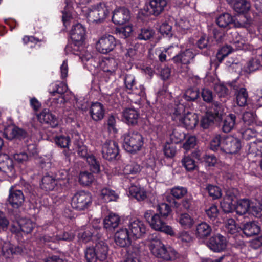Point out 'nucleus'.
I'll return each mask as SVG.
<instances>
[{"label": "nucleus", "instance_id": "69168bd1", "mask_svg": "<svg viewBox=\"0 0 262 262\" xmlns=\"http://www.w3.org/2000/svg\"><path fill=\"white\" fill-rule=\"evenodd\" d=\"M233 202V201L224 199L223 201L221 202V207L225 212H231L235 209V206Z\"/></svg>", "mask_w": 262, "mask_h": 262}, {"label": "nucleus", "instance_id": "473e14b6", "mask_svg": "<svg viewBox=\"0 0 262 262\" xmlns=\"http://www.w3.org/2000/svg\"><path fill=\"white\" fill-rule=\"evenodd\" d=\"M119 222V216L115 213H111L104 220V226L106 229L115 228L118 226Z\"/></svg>", "mask_w": 262, "mask_h": 262}, {"label": "nucleus", "instance_id": "1a4fd4ad", "mask_svg": "<svg viewBox=\"0 0 262 262\" xmlns=\"http://www.w3.org/2000/svg\"><path fill=\"white\" fill-rule=\"evenodd\" d=\"M165 217L156 213L152 216V219L150 221V226L155 230L162 232L170 236H174L175 232L172 228L168 225L164 221Z\"/></svg>", "mask_w": 262, "mask_h": 262}, {"label": "nucleus", "instance_id": "a878e982", "mask_svg": "<svg viewBox=\"0 0 262 262\" xmlns=\"http://www.w3.org/2000/svg\"><path fill=\"white\" fill-rule=\"evenodd\" d=\"M123 116L128 124L134 125L138 122L139 113L134 108H126L123 112Z\"/></svg>", "mask_w": 262, "mask_h": 262}, {"label": "nucleus", "instance_id": "f704fd0d", "mask_svg": "<svg viewBox=\"0 0 262 262\" xmlns=\"http://www.w3.org/2000/svg\"><path fill=\"white\" fill-rule=\"evenodd\" d=\"M129 193L138 201L144 200L147 197L146 192L144 189L135 185H132L129 188Z\"/></svg>", "mask_w": 262, "mask_h": 262}, {"label": "nucleus", "instance_id": "bb28decb", "mask_svg": "<svg viewBox=\"0 0 262 262\" xmlns=\"http://www.w3.org/2000/svg\"><path fill=\"white\" fill-rule=\"evenodd\" d=\"M177 221L184 229L191 228L195 223L194 219L187 213L180 214Z\"/></svg>", "mask_w": 262, "mask_h": 262}, {"label": "nucleus", "instance_id": "7ed1b4c3", "mask_svg": "<svg viewBox=\"0 0 262 262\" xmlns=\"http://www.w3.org/2000/svg\"><path fill=\"white\" fill-rule=\"evenodd\" d=\"M184 110V107L183 104L178 105L172 113V118L174 121L183 125L187 129H193L198 122L197 116L191 113L182 115Z\"/></svg>", "mask_w": 262, "mask_h": 262}, {"label": "nucleus", "instance_id": "8fccbe9b", "mask_svg": "<svg viewBox=\"0 0 262 262\" xmlns=\"http://www.w3.org/2000/svg\"><path fill=\"white\" fill-rule=\"evenodd\" d=\"M170 138L172 142L177 144L181 142L185 138V135L179 128H176L170 134Z\"/></svg>", "mask_w": 262, "mask_h": 262}, {"label": "nucleus", "instance_id": "6ab92c4d", "mask_svg": "<svg viewBox=\"0 0 262 262\" xmlns=\"http://www.w3.org/2000/svg\"><path fill=\"white\" fill-rule=\"evenodd\" d=\"M83 11L85 12L84 15H87V16H96V15L106 16L108 15L109 13L104 4L101 3L97 6L93 7L92 8L85 7Z\"/></svg>", "mask_w": 262, "mask_h": 262}, {"label": "nucleus", "instance_id": "423d86ee", "mask_svg": "<svg viewBox=\"0 0 262 262\" xmlns=\"http://www.w3.org/2000/svg\"><path fill=\"white\" fill-rule=\"evenodd\" d=\"M92 203L91 196L90 193L83 191L75 193L72 197L71 205L77 210H83L88 208Z\"/></svg>", "mask_w": 262, "mask_h": 262}, {"label": "nucleus", "instance_id": "6e6552de", "mask_svg": "<svg viewBox=\"0 0 262 262\" xmlns=\"http://www.w3.org/2000/svg\"><path fill=\"white\" fill-rule=\"evenodd\" d=\"M242 147L240 140L232 136H224L221 144V150L229 154H235Z\"/></svg>", "mask_w": 262, "mask_h": 262}, {"label": "nucleus", "instance_id": "e2e57ef3", "mask_svg": "<svg viewBox=\"0 0 262 262\" xmlns=\"http://www.w3.org/2000/svg\"><path fill=\"white\" fill-rule=\"evenodd\" d=\"M238 195L239 191L237 189L233 188H229L226 190V195L224 199L234 202L235 201Z\"/></svg>", "mask_w": 262, "mask_h": 262}, {"label": "nucleus", "instance_id": "cd10ccee", "mask_svg": "<svg viewBox=\"0 0 262 262\" xmlns=\"http://www.w3.org/2000/svg\"><path fill=\"white\" fill-rule=\"evenodd\" d=\"M212 232L211 226L205 222L199 224L196 228L195 234L200 238H204L209 236Z\"/></svg>", "mask_w": 262, "mask_h": 262}, {"label": "nucleus", "instance_id": "338daca9", "mask_svg": "<svg viewBox=\"0 0 262 262\" xmlns=\"http://www.w3.org/2000/svg\"><path fill=\"white\" fill-rule=\"evenodd\" d=\"M177 237L182 242L186 244L190 243L193 239V237L191 233L186 231H182L180 232L178 234Z\"/></svg>", "mask_w": 262, "mask_h": 262}, {"label": "nucleus", "instance_id": "052dcab7", "mask_svg": "<svg viewBox=\"0 0 262 262\" xmlns=\"http://www.w3.org/2000/svg\"><path fill=\"white\" fill-rule=\"evenodd\" d=\"M214 119L215 116L210 113H207L201 120V126L204 129L207 128L213 123Z\"/></svg>", "mask_w": 262, "mask_h": 262}, {"label": "nucleus", "instance_id": "3c124183", "mask_svg": "<svg viewBox=\"0 0 262 262\" xmlns=\"http://www.w3.org/2000/svg\"><path fill=\"white\" fill-rule=\"evenodd\" d=\"M132 25L128 22L123 25L120 28L118 29V32L119 34V35L123 38H126L132 34L133 31Z\"/></svg>", "mask_w": 262, "mask_h": 262}, {"label": "nucleus", "instance_id": "5fc2aeb1", "mask_svg": "<svg viewBox=\"0 0 262 262\" xmlns=\"http://www.w3.org/2000/svg\"><path fill=\"white\" fill-rule=\"evenodd\" d=\"M157 211L159 215L163 217L166 218L171 212V208L170 206L165 203H162L159 204L157 206Z\"/></svg>", "mask_w": 262, "mask_h": 262}, {"label": "nucleus", "instance_id": "37998d69", "mask_svg": "<svg viewBox=\"0 0 262 262\" xmlns=\"http://www.w3.org/2000/svg\"><path fill=\"white\" fill-rule=\"evenodd\" d=\"M249 152L256 156L262 155V140H256L249 144Z\"/></svg>", "mask_w": 262, "mask_h": 262}, {"label": "nucleus", "instance_id": "864d4df0", "mask_svg": "<svg viewBox=\"0 0 262 262\" xmlns=\"http://www.w3.org/2000/svg\"><path fill=\"white\" fill-rule=\"evenodd\" d=\"M199 95V93L196 88H189L186 91L184 98L187 101H194L198 98Z\"/></svg>", "mask_w": 262, "mask_h": 262}, {"label": "nucleus", "instance_id": "393cba45", "mask_svg": "<svg viewBox=\"0 0 262 262\" xmlns=\"http://www.w3.org/2000/svg\"><path fill=\"white\" fill-rule=\"evenodd\" d=\"M38 119L41 123L49 124L51 127H54L58 124L56 117L49 110H43L38 115Z\"/></svg>", "mask_w": 262, "mask_h": 262}, {"label": "nucleus", "instance_id": "de8ad7c7", "mask_svg": "<svg viewBox=\"0 0 262 262\" xmlns=\"http://www.w3.org/2000/svg\"><path fill=\"white\" fill-rule=\"evenodd\" d=\"M21 230L26 233H30L35 224L29 219H22L19 222Z\"/></svg>", "mask_w": 262, "mask_h": 262}, {"label": "nucleus", "instance_id": "4468645a", "mask_svg": "<svg viewBox=\"0 0 262 262\" xmlns=\"http://www.w3.org/2000/svg\"><path fill=\"white\" fill-rule=\"evenodd\" d=\"M130 234L126 228H120L115 233V243L122 247H125L131 244Z\"/></svg>", "mask_w": 262, "mask_h": 262}, {"label": "nucleus", "instance_id": "c756f323", "mask_svg": "<svg viewBox=\"0 0 262 262\" xmlns=\"http://www.w3.org/2000/svg\"><path fill=\"white\" fill-rule=\"evenodd\" d=\"M95 251L99 258L100 261L106 259L108 251V247L107 244L103 241H100L96 244Z\"/></svg>", "mask_w": 262, "mask_h": 262}, {"label": "nucleus", "instance_id": "f8f14e48", "mask_svg": "<svg viewBox=\"0 0 262 262\" xmlns=\"http://www.w3.org/2000/svg\"><path fill=\"white\" fill-rule=\"evenodd\" d=\"M116 46L115 38L112 35L102 37L96 43V49L102 54H107L112 51Z\"/></svg>", "mask_w": 262, "mask_h": 262}, {"label": "nucleus", "instance_id": "a211bd4d", "mask_svg": "<svg viewBox=\"0 0 262 262\" xmlns=\"http://www.w3.org/2000/svg\"><path fill=\"white\" fill-rule=\"evenodd\" d=\"M195 55L191 49H186L185 51L175 55L172 60L175 63L189 64L194 59Z\"/></svg>", "mask_w": 262, "mask_h": 262}, {"label": "nucleus", "instance_id": "774afa93", "mask_svg": "<svg viewBox=\"0 0 262 262\" xmlns=\"http://www.w3.org/2000/svg\"><path fill=\"white\" fill-rule=\"evenodd\" d=\"M256 115L252 112H246L243 115V120L248 125H251L255 120Z\"/></svg>", "mask_w": 262, "mask_h": 262}, {"label": "nucleus", "instance_id": "f257e3e1", "mask_svg": "<svg viewBox=\"0 0 262 262\" xmlns=\"http://www.w3.org/2000/svg\"><path fill=\"white\" fill-rule=\"evenodd\" d=\"M149 250L156 257L163 260H172L177 257V252L171 247H166L162 241L152 235L149 238Z\"/></svg>", "mask_w": 262, "mask_h": 262}, {"label": "nucleus", "instance_id": "13d9d810", "mask_svg": "<svg viewBox=\"0 0 262 262\" xmlns=\"http://www.w3.org/2000/svg\"><path fill=\"white\" fill-rule=\"evenodd\" d=\"M213 106L214 112L211 114L215 116V118H217L219 119H221L222 116L225 114V107L218 102L214 103Z\"/></svg>", "mask_w": 262, "mask_h": 262}, {"label": "nucleus", "instance_id": "4c0bfd02", "mask_svg": "<svg viewBox=\"0 0 262 262\" xmlns=\"http://www.w3.org/2000/svg\"><path fill=\"white\" fill-rule=\"evenodd\" d=\"M141 170L140 166L134 162H130L126 164L123 169V173L125 175L136 174Z\"/></svg>", "mask_w": 262, "mask_h": 262}, {"label": "nucleus", "instance_id": "49530a36", "mask_svg": "<svg viewBox=\"0 0 262 262\" xmlns=\"http://www.w3.org/2000/svg\"><path fill=\"white\" fill-rule=\"evenodd\" d=\"M85 258L86 262H100L93 247H88L85 250Z\"/></svg>", "mask_w": 262, "mask_h": 262}, {"label": "nucleus", "instance_id": "a18cd8bd", "mask_svg": "<svg viewBox=\"0 0 262 262\" xmlns=\"http://www.w3.org/2000/svg\"><path fill=\"white\" fill-rule=\"evenodd\" d=\"M248 94L245 88H241L236 95V102L240 106H244L247 103Z\"/></svg>", "mask_w": 262, "mask_h": 262}, {"label": "nucleus", "instance_id": "412c9836", "mask_svg": "<svg viewBox=\"0 0 262 262\" xmlns=\"http://www.w3.org/2000/svg\"><path fill=\"white\" fill-rule=\"evenodd\" d=\"M217 25L222 28L241 27L245 26L243 22L236 20V17H216Z\"/></svg>", "mask_w": 262, "mask_h": 262}, {"label": "nucleus", "instance_id": "4d7b16f0", "mask_svg": "<svg viewBox=\"0 0 262 262\" xmlns=\"http://www.w3.org/2000/svg\"><path fill=\"white\" fill-rule=\"evenodd\" d=\"M183 165L188 171H191L194 169L196 167L195 163L189 156H185L182 160Z\"/></svg>", "mask_w": 262, "mask_h": 262}, {"label": "nucleus", "instance_id": "f03ea898", "mask_svg": "<svg viewBox=\"0 0 262 262\" xmlns=\"http://www.w3.org/2000/svg\"><path fill=\"white\" fill-rule=\"evenodd\" d=\"M70 34L75 46L74 49L79 52V53L74 54L79 55L83 61L89 60L92 56L85 52L83 46L85 34L84 28L81 24H76L73 26Z\"/></svg>", "mask_w": 262, "mask_h": 262}, {"label": "nucleus", "instance_id": "e433bc0d", "mask_svg": "<svg viewBox=\"0 0 262 262\" xmlns=\"http://www.w3.org/2000/svg\"><path fill=\"white\" fill-rule=\"evenodd\" d=\"M251 204L247 199H242L239 200L235 209L237 214L242 215L245 214L248 210L250 211Z\"/></svg>", "mask_w": 262, "mask_h": 262}, {"label": "nucleus", "instance_id": "c9c22d12", "mask_svg": "<svg viewBox=\"0 0 262 262\" xmlns=\"http://www.w3.org/2000/svg\"><path fill=\"white\" fill-rule=\"evenodd\" d=\"M243 231L246 236H251L259 233L260 227L254 222H249L244 225Z\"/></svg>", "mask_w": 262, "mask_h": 262}, {"label": "nucleus", "instance_id": "f3484780", "mask_svg": "<svg viewBox=\"0 0 262 262\" xmlns=\"http://www.w3.org/2000/svg\"><path fill=\"white\" fill-rule=\"evenodd\" d=\"M4 135L8 139L12 140L14 138H25L27 136V133L24 129L12 125L5 128Z\"/></svg>", "mask_w": 262, "mask_h": 262}, {"label": "nucleus", "instance_id": "dca6fc26", "mask_svg": "<svg viewBox=\"0 0 262 262\" xmlns=\"http://www.w3.org/2000/svg\"><path fill=\"white\" fill-rule=\"evenodd\" d=\"M100 228L91 227V226L85 227L84 230H81L78 233V236L79 240L84 243H87L92 239V238L96 237L97 238L100 237V235L99 233Z\"/></svg>", "mask_w": 262, "mask_h": 262}, {"label": "nucleus", "instance_id": "ea45409f", "mask_svg": "<svg viewBox=\"0 0 262 262\" xmlns=\"http://www.w3.org/2000/svg\"><path fill=\"white\" fill-rule=\"evenodd\" d=\"M2 251L5 253L6 252L9 255L18 254L23 251L22 248L19 246H14L9 242L6 243L2 247Z\"/></svg>", "mask_w": 262, "mask_h": 262}, {"label": "nucleus", "instance_id": "a19ab883", "mask_svg": "<svg viewBox=\"0 0 262 262\" xmlns=\"http://www.w3.org/2000/svg\"><path fill=\"white\" fill-rule=\"evenodd\" d=\"M225 228L226 232L231 234L237 233L241 229L233 219H228L225 222Z\"/></svg>", "mask_w": 262, "mask_h": 262}, {"label": "nucleus", "instance_id": "b1692460", "mask_svg": "<svg viewBox=\"0 0 262 262\" xmlns=\"http://www.w3.org/2000/svg\"><path fill=\"white\" fill-rule=\"evenodd\" d=\"M0 171L8 175L14 173L13 161L7 155H0Z\"/></svg>", "mask_w": 262, "mask_h": 262}, {"label": "nucleus", "instance_id": "9b49d317", "mask_svg": "<svg viewBox=\"0 0 262 262\" xmlns=\"http://www.w3.org/2000/svg\"><path fill=\"white\" fill-rule=\"evenodd\" d=\"M119 146L117 143L113 140H107L102 147L103 157L108 160L115 159L119 154Z\"/></svg>", "mask_w": 262, "mask_h": 262}, {"label": "nucleus", "instance_id": "c03bdc74", "mask_svg": "<svg viewBox=\"0 0 262 262\" xmlns=\"http://www.w3.org/2000/svg\"><path fill=\"white\" fill-rule=\"evenodd\" d=\"M214 90L220 98H225L229 94L228 89L221 82H217L214 84Z\"/></svg>", "mask_w": 262, "mask_h": 262}, {"label": "nucleus", "instance_id": "680f3d73", "mask_svg": "<svg viewBox=\"0 0 262 262\" xmlns=\"http://www.w3.org/2000/svg\"><path fill=\"white\" fill-rule=\"evenodd\" d=\"M250 212L257 217H261L262 216V204L259 202L252 203Z\"/></svg>", "mask_w": 262, "mask_h": 262}, {"label": "nucleus", "instance_id": "2f4dec72", "mask_svg": "<svg viewBox=\"0 0 262 262\" xmlns=\"http://www.w3.org/2000/svg\"><path fill=\"white\" fill-rule=\"evenodd\" d=\"M261 67L259 59L257 57L251 58L247 64L243 68V71L246 73H251Z\"/></svg>", "mask_w": 262, "mask_h": 262}, {"label": "nucleus", "instance_id": "0eeeda50", "mask_svg": "<svg viewBox=\"0 0 262 262\" xmlns=\"http://www.w3.org/2000/svg\"><path fill=\"white\" fill-rule=\"evenodd\" d=\"M124 82L126 89L129 91V93L138 95L142 98L145 96L144 86L138 83L134 75L131 74H126L124 78Z\"/></svg>", "mask_w": 262, "mask_h": 262}, {"label": "nucleus", "instance_id": "79ce46f5", "mask_svg": "<svg viewBox=\"0 0 262 262\" xmlns=\"http://www.w3.org/2000/svg\"><path fill=\"white\" fill-rule=\"evenodd\" d=\"M100 196L104 202L115 201L117 198L115 192L107 188L101 190Z\"/></svg>", "mask_w": 262, "mask_h": 262}, {"label": "nucleus", "instance_id": "9d476101", "mask_svg": "<svg viewBox=\"0 0 262 262\" xmlns=\"http://www.w3.org/2000/svg\"><path fill=\"white\" fill-rule=\"evenodd\" d=\"M78 155L86 159V161L90 165L91 170L94 173H97L99 171L100 166L98 162L96 161L95 157L93 155H89L86 147L83 144H78L76 149Z\"/></svg>", "mask_w": 262, "mask_h": 262}, {"label": "nucleus", "instance_id": "72a5a7b5", "mask_svg": "<svg viewBox=\"0 0 262 262\" xmlns=\"http://www.w3.org/2000/svg\"><path fill=\"white\" fill-rule=\"evenodd\" d=\"M58 183V179L50 175H46L42 179L41 187L47 191L52 190Z\"/></svg>", "mask_w": 262, "mask_h": 262}, {"label": "nucleus", "instance_id": "20e7f679", "mask_svg": "<svg viewBox=\"0 0 262 262\" xmlns=\"http://www.w3.org/2000/svg\"><path fill=\"white\" fill-rule=\"evenodd\" d=\"M143 145V138L139 133L133 132L124 135L123 146L127 152L134 153L139 151Z\"/></svg>", "mask_w": 262, "mask_h": 262}, {"label": "nucleus", "instance_id": "39448f33", "mask_svg": "<svg viewBox=\"0 0 262 262\" xmlns=\"http://www.w3.org/2000/svg\"><path fill=\"white\" fill-rule=\"evenodd\" d=\"M233 39L231 41L232 46L226 45L223 47L217 54V57L222 60L232 52L234 49H245L246 46L245 40L236 32L232 33Z\"/></svg>", "mask_w": 262, "mask_h": 262}, {"label": "nucleus", "instance_id": "5701e85b", "mask_svg": "<svg viewBox=\"0 0 262 262\" xmlns=\"http://www.w3.org/2000/svg\"><path fill=\"white\" fill-rule=\"evenodd\" d=\"M104 108L99 102L93 103L90 108V114L92 119L95 121L102 120L104 116Z\"/></svg>", "mask_w": 262, "mask_h": 262}, {"label": "nucleus", "instance_id": "4be33fe9", "mask_svg": "<svg viewBox=\"0 0 262 262\" xmlns=\"http://www.w3.org/2000/svg\"><path fill=\"white\" fill-rule=\"evenodd\" d=\"M166 5V0H151L149 4L150 8H148V13L146 15H159Z\"/></svg>", "mask_w": 262, "mask_h": 262}, {"label": "nucleus", "instance_id": "6e6d98bb", "mask_svg": "<svg viewBox=\"0 0 262 262\" xmlns=\"http://www.w3.org/2000/svg\"><path fill=\"white\" fill-rule=\"evenodd\" d=\"M206 189L209 195L213 199H216L221 196V190L220 188L216 186L209 185Z\"/></svg>", "mask_w": 262, "mask_h": 262}, {"label": "nucleus", "instance_id": "09e8293b", "mask_svg": "<svg viewBox=\"0 0 262 262\" xmlns=\"http://www.w3.org/2000/svg\"><path fill=\"white\" fill-rule=\"evenodd\" d=\"M54 142L59 147L68 148L71 141L69 136L60 135L55 137Z\"/></svg>", "mask_w": 262, "mask_h": 262}, {"label": "nucleus", "instance_id": "ddd939ff", "mask_svg": "<svg viewBox=\"0 0 262 262\" xmlns=\"http://www.w3.org/2000/svg\"><path fill=\"white\" fill-rule=\"evenodd\" d=\"M132 236L139 238L146 232V227L143 222L138 219L129 220L127 225Z\"/></svg>", "mask_w": 262, "mask_h": 262}, {"label": "nucleus", "instance_id": "58836bf2", "mask_svg": "<svg viewBox=\"0 0 262 262\" xmlns=\"http://www.w3.org/2000/svg\"><path fill=\"white\" fill-rule=\"evenodd\" d=\"M235 120L236 116L235 115L231 114L228 115L224 121L223 130L225 133L230 132L235 126Z\"/></svg>", "mask_w": 262, "mask_h": 262}, {"label": "nucleus", "instance_id": "603ef678", "mask_svg": "<svg viewBox=\"0 0 262 262\" xmlns=\"http://www.w3.org/2000/svg\"><path fill=\"white\" fill-rule=\"evenodd\" d=\"M93 175L86 171L81 172L79 177V182L84 185H88L94 180Z\"/></svg>", "mask_w": 262, "mask_h": 262}, {"label": "nucleus", "instance_id": "bf43d9fd", "mask_svg": "<svg viewBox=\"0 0 262 262\" xmlns=\"http://www.w3.org/2000/svg\"><path fill=\"white\" fill-rule=\"evenodd\" d=\"M224 137L216 135L213 137L210 141V148L213 150H217L219 148L221 149V144Z\"/></svg>", "mask_w": 262, "mask_h": 262}, {"label": "nucleus", "instance_id": "7c9ffc66", "mask_svg": "<svg viewBox=\"0 0 262 262\" xmlns=\"http://www.w3.org/2000/svg\"><path fill=\"white\" fill-rule=\"evenodd\" d=\"M117 62L114 58L104 59L101 63V67L104 72L110 74L114 73L117 68Z\"/></svg>", "mask_w": 262, "mask_h": 262}, {"label": "nucleus", "instance_id": "0e129e2a", "mask_svg": "<svg viewBox=\"0 0 262 262\" xmlns=\"http://www.w3.org/2000/svg\"><path fill=\"white\" fill-rule=\"evenodd\" d=\"M187 189L183 187L177 186L171 189V194L177 199H180L187 193Z\"/></svg>", "mask_w": 262, "mask_h": 262}, {"label": "nucleus", "instance_id": "2eb2a0df", "mask_svg": "<svg viewBox=\"0 0 262 262\" xmlns=\"http://www.w3.org/2000/svg\"><path fill=\"white\" fill-rule=\"evenodd\" d=\"M207 246L214 252L222 251L226 248V238L221 234L215 235L209 239Z\"/></svg>", "mask_w": 262, "mask_h": 262}, {"label": "nucleus", "instance_id": "c85d7f7f", "mask_svg": "<svg viewBox=\"0 0 262 262\" xmlns=\"http://www.w3.org/2000/svg\"><path fill=\"white\" fill-rule=\"evenodd\" d=\"M239 14H245L248 12L251 8V4L247 0H238L232 7Z\"/></svg>", "mask_w": 262, "mask_h": 262}, {"label": "nucleus", "instance_id": "aec40b11", "mask_svg": "<svg viewBox=\"0 0 262 262\" xmlns=\"http://www.w3.org/2000/svg\"><path fill=\"white\" fill-rule=\"evenodd\" d=\"M9 203L13 208H17L24 201V196L21 191L11 188L8 198Z\"/></svg>", "mask_w": 262, "mask_h": 262}]
</instances>
